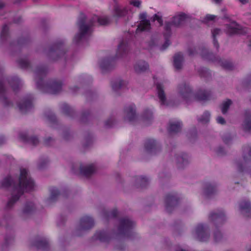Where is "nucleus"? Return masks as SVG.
<instances>
[{"mask_svg":"<svg viewBox=\"0 0 251 251\" xmlns=\"http://www.w3.org/2000/svg\"><path fill=\"white\" fill-rule=\"evenodd\" d=\"M96 23L100 25H105L110 23V20L107 17H99L97 15H94L87 19L84 14H80L78 21L79 33L75 36L74 41L76 43L78 42L83 37L90 33L91 27Z\"/></svg>","mask_w":251,"mask_h":251,"instance_id":"f257e3e1","label":"nucleus"},{"mask_svg":"<svg viewBox=\"0 0 251 251\" xmlns=\"http://www.w3.org/2000/svg\"><path fill=\"white\" fill-rule=\"evenodd\" d=\"M34 187V181L30 177L28 171L25 168H20L18 185H17V197L18 194L22 195L25 192L33 190Z\"/></svg>","mask_w":251,"mask_h":251,"instance_id":"f03ea898","label":"nucleus"},{"mask_svg":"<svg viewBox=\"0 0 251 251\" xmlns=\"http://www.w3.org/2000/svg\"><path fill=\"white\" fill-rule=\"evenodd\" d=\"M1 188L9 190L11 188V198L8 201L6 208H11L16 203V182L12 178L11 176L8 175L5 177L0 183Z\"/></svg>","mask_w":251,"mask_h":251,"instance_id":"7ed1b4c3","label":"nucleus"},{"mask_svg":"<svg viewBox=\"0 0 251 251\" xmlns=\"http://www.w3.org/2000/svg\"><path fill=\"white\" fill-rule=\"evenodd\" d=\"M147 14L146 12H143L139 14V19L140 23L136 29V32L148 31L151 29V23L147 20Z\"/></svg>","mask_w":251,"mask_h":251,"instance_id":"20e7f679","label":"nucleus"},{"mask_svg":"<svg viewBox=\"0 0 251 251\" xmlns=\"http://www.w3.org/2000/svg\"><path fill=\"white\" fill-rule=\"evenodd\" d=\"M134 223L128 219H123L120 221L118 230L120 234L128 233L133 226Z\"/></svg>","mask_w":251,"mask_h":251,"instance_id":"39448f33","label":"nucleus"},{"mask_svg":"<svg viewBox=\"0 0 251 251\" xmlns=\"http://www.w3.org/2000/svg\"><path fill=\"white\" fill-rule=\"evenodd\" d=\"M196 232L197 239L200 241H206L209 237L208 232L202 225H200L197 227Z\"/></svg>","mask_w":251,"mask_h":251,"instance_id":"423d86ee","label":"nucleus"},{"mask_svg":"<svg viewBox=\"0 0 251 251\" xmlns=\"http://www.w3.org/2000/svg\"><path fill=\"white\" fill-rule=\"evenodd\" d=\"M178 89L181 98L187 101L192 95L191 90L189 86L186 84H183L179 86Z\"/></svg>","mask_w":251,"mask_h":251,"instance_id":"0eeeda50","label":"nucleus"},{"mask_svg":"<svg viewBox=\"0 0 251 251\" xmlns=\"http://www.w3.org/2000/svg\"><path fill=\"white\" fill-rule=\"evenodd\" d=\"M94 226V221L92 218L88 216L83 217L80 220V229L85 230L91 228Z\"/></svg>","mask_w":251,"mask_h":251,"instance_id":"6e6552de","label":"nucleus"},{"mask_svg":"<svg viewBox=\"0 0 251 251\" xmlns=\"http://www.w3.org/2000/svg\"><path fill=\"white\" fill-rule=\"evenodd\" d=\"M126 114V120L130 122L133 121L136 118L135 106L134 104L127 107L125 109Z\"/></svg>","mask_w":251,"mask_h":251,"instance_id":"1a4fd4ad","label":"nucleus"},{"mask_svg":"<svg viewBox=\"0 0 251 251\" xmlns=\"http://www.w3.org/2000/svg\"><path fill=\"white\" fill-rule=\"evenodd\" d=\"M165 202L166 210L168 212H170V207L176 205L177 202V200L176 196L169 194L166 196Z\"/></svg>","mask_w":251,"mask_h":251,"instance_id":"9d476101","label":"nucleus"},{"mask_svg":"<svg viewBox=\"0 0 251 251\" xmlns=\"http://www.w3.org/2000/svg\"><path fill=\"white\" fill-rule=\"evenodd\" d=\"M184 58L180 52L176 53L174 57V65L176 70H180L182 67Z\"/></svg>","mask_w":251,"mask_h":251,"instance_id":"9b49d317","label":"nucleus"},{"mask_svg":"<svg viewBox=\"0 0 251 251\" xmlns=\"http://www.w3.org/2000/svg\"><path fill=\"white\" fill-rule=\"evenodd\" d=\"M156 89L157 91V95L159 99V101L162 105H166V98L165 92L164 91L162 86L160 84L156 85Z\"/></svg>","mask_w":251,"mask_h":251,"instance_id":"f8f14e48","label":"nucleus"},{"mask_svg":"<svg viewBox=\"0 0 251 251\" xmlns=\"http://www.w3.org/2000/svg\"><path fill=\"white\" fill-rule=\"evenodd\" d=\"M80 173L85 176H89L93 174L96 170L94 165L81 166L80 168Z\"/></svg>","mask_w":251,"mask_h":251,"instance_id":"ddd939ff","label":"nucleus"},{"mask_svg":"<svg viewBox=\"0 0 251 251\" xmlns=\"http://www.w3.org/2000/svg\"><path fill=\"white\" fill-rule=\"evenodd\" d=\"M32 103L30 100H25L19 105V109L20 111L25 113L28 111L32 108Z\"/></svg>","mask_w":251,"mask_h":251,"instance_id":"4468645a","label":"nucleus"},{"mask_svg":"<svg viewBox=\"0 0 251 251\" xmlns=\"http://www.w3.org/2000/svg\"><path fill=\"white\" fill-rule=\"evenodd\" d=\"M149 68V65L144 61H139L134 65V70L137 73L145 72Z\"/></svg>","mask_w":251,"mask_h":251,"instance_id":"2eb2a0df","label":"nucleus"},{"mask_svg":"<svg viewBox=\"0 0 251 251\" xmlns=\"http://www.w3.org/2000/svg\"><path fill=\"white\" fill-rule=\"evenodd\" d=\"M182 124L180 122H170L168 131L170 134L176 133L181 130Z\"/></svg>","mask_w":251,"mask_h":251,"instance_id":"dca6fc26","label":"nucleus"},{"mask_svg":"<svg viewBox=\"0 0 251 251\" xmlns=\"http://www.w3.org/2000/svg\"><path fill=\"white\" fill-rule=\"evenodd\" d=\"M9 29V27L7 25H3L0 35V40L1 42L7 41L10 38Z\"/></svg>","mask_w":251,"mask_h":251,"instance_id":"f3484780","label":"nucleus"},{"mask_svg":"<svg viewBox=\"0 0 251 251\" xmlns=\"http://www.w3.org/2000/svg\"><path fill=\"white\" fill-rule=\"evenodd\" d=\"M186 19V15L184 13L180 14L174 17L172 24L175 26H178L182 24Z\"/></svg>","mask_w":251,"mask_h":251,"instance_id":"a211bd4d","label":"nucleus"},{"mask_svg":"<svg viewBox=\"0 0 251 251\" xmlns=\"http://www.w3.org/2000/svg\"><path fill=\"white\" fill-rule=\"evenodd\" d=\"M243 128L245 131L251 130V115L249 112L246 113V118L243 125Z\"/></svg>","mask_w":251,"mask_h":251,"instance_id":"6ab92c4d","label":"nucleus"},{"mask_svg":"<svg viewBox=\"0 0 251 251\" xmlns=\"http://www.w3.org/2000/svg\"><path fill=\"white\" fill-rule=\"evenodd\" d=\"M20 140L24 142L27 141L33 145H36L39 143L38 139L35 137H31L30 139H28L26 137V135L25 133H20L19 135Z\"/></svg>","mask_w":251,"mask_h":251,"instance_id":"aec40b11","label":"nucleus"},{"mask_svg":"<svg viewBox=\"0 0 251 251\" xmlns=\"http://www.w3.org/2000/svg\"><path fill=\"white\" fill-rule=\"evenodd\" d=\"M114 9L116 16L119 17H124L127 13V10L125 7L116 5Z\"/></svg>","mask_w":251,"mask_h":251,"instance_id":"412c9836","label":"nucleus"},{"mask_svg":"<svg viewBox=\"0 0 251 251\" xmlns=\"http://www.w3.org/2000/svg\"><path fill=\"white\" fill-rule=\"evenodd\" d=\"M224 214L223 212L220 213H212L210 216V219L212 221H216V222H221L223 221Z\"/></svg>","mask_w":251,"mask_h":251,"instance_id":"4be33fe9","label":"nucleus"},{"mask_svg":"<svg viewBox=\"0 0 251 251\" xmlns=\"http://www.w3.org/2000/svg\"><path fill=\"white\" fill-rule=\"evenodd\" d=\"M210 95V93L208 92L200 90L196 94V98L198 100H207Z\"/></svg>","mask_w":251,"mask_h":251,"instance_id":"5701e85b","label":"nucleus"},{"mask_svg":"<svg viewBox=\"0 0 251 251\" xmlns=\"http://www.w3.org/2000/svg\"><path fill=\"white\" fill-rule=\"evenodd\" d=\"M62 84L59 82H53L50 86L51 93L56 94L61 90Z\"/></svg>","mask_w":251,"mask_h":251,"instance_id":"b1692460","label":"nucleus"},{"mask_svg":"<svg viewBox=\"0 0 251 251\" xmlns=\"http://www.w3.org/2000/svg\"><path fill=\"white\" fill-rule=\"evenodd\" d=\"M240 29V26L235 22L231 23V24L228 26V31L230 33H236L238 32V30Z\"/></svg>","mask_w":251,"mask_h":251,"instance_id":"393cba45","label":"nucleus"},{"mask_svg":"<svg viewBox=\"0 0 251 251\" xmlns=\"http://www.w3.org/2000/svg\"><path fill=\"white\" fill-rule=\"evenodd\" d=\"M240 208L241 211L249 213L251 210V205L250 202L243 201L240 203Z\"/></svg>","mask_w":251,"mask_h":251,"instance_id":"a878e982","label":"nucleus"},{"mask_svg":"<svg viewBox=\"0 0 251 251\" xmlns=\"http://www.w3.org/2000/svg\"><path fill=\"white\" fill-rule=\"evenodd\" d=\"M5 89L4 86V80L3 79H0V94L3 97V100L5 102V105L8 106L9 105V103H6L7 100L5 97Z\"/></svg>","mask_w":251,"mask_h":251,"instance_id":"bb28decb","label":"nucleus"},{"mask_svg":"<svg viewBox=\"0 0 251 251\" xmlns=\"http://www.w3.org/2000/svg\"><path fill=\"white\" fill-rule=\"evenodd\" d=\"M127 49L126 45L124 43H121L118 49V56H123L124 54H126L127 52Z\"/></svg>","mask_w":251,"mask_h":251,"instance_id":"cd10ccee","label":"nucleus"},{"mask_svg":"<svg viewBox=\"0 0 251 251\" xmlns=\"http://www.w3.org/2000/svg\"><path fill=\"white\" fill-rule=\"evenodd\" d=\"M231 103H232V101L229 99L227 100L226 101H224L222 105L221 110H222V113L224 114H226L227 112V111L230 105L231 104Z\"/></svg>","mask_w":251,"mask_h":251,"instance_id":"c85d7f7f","label":"nucleus"},{"mask_svg":"<svg viewBox=\"0 0 251 251\" xmlns=\"http://www.w3.org/2000/svg\"><path fill=\"white\" fill-rule=\"evenodd\" d=\"M245 151L248 152L247 153L244 154V160L245 162H251V148L250 147H247Z\"/></svg>","mask_w":251,"mask_h":251,"instance_id":"c756f323","label":"nucleus"},{"mask_svg":"<svg viewBox=\"0 0 251 251\" xmlns=\"http://www.w3.org/2000/svg\"><path fill=\"white\" fill-rule=\"evenodd\" d=\"M221 31L220 29L219 28H215L212 32V36L213 37L214 45L217 48V49H218L219 48V44L218 43L217 41L216 40L215 37L216 35L219 34L221 33Z\"/></svg>","mask_w":251,"mask_h":251,"instance_id":"7c9ffc66","label":"nucleus"},{"mask_svg":"<svg viewBox=\"0 0 251 251\" xmlns=\"http://www.w3.org/2000/svg\"><path fill=\"white\" fill-rule=\"evenodd\" d=\"M210 118V114L208 112H205L204 113L203 115L202 116L201 118L199 119V122L202 124L207 123L209 122Z\"/></svg>","mask_w":251,"mask_h":251,"instance_id":"2f4dec72","label":"nucleus"},{"mask_svg":"<svg viewBox=\"0 0 251 251\" xmlns=\"http://www.w3.org/2000/svg\"><path fill=\"white\" fill-rule=\"evenodd\" d=\"M176 159L178 164H186L188 162L187 157L186 154L177 156Z\"/></svg>","mask_w":251,"mask_h":251,"instance_id":"473e14b6","label":"nucleus"},{"mask_svg":"<svg viewBox=\"0 0 251 251\" xmlns=\"http://www.w3.org/2000/svg\"><path fill=\"white\" fill-rule=\"evenodd\" d=\"M155 146V142L151 139L148 140L145 144V148L147 151H149Z\"/></svg>","mask_w":251,"mask_h":251,"instance_id":"72a5a7b5","label":"nucleus"},{"mask_svg":"<svg viewBox=\"0 0 251 251\" xmlns=\"http://www.w3.org/2000/svg\"><path fill=\"white\" fill-rule=\"evenodd\" d=\"M221 66L225 69L227 70H231L233 68L232 64L228 61H225L221 63Z\"/></svg>","mask_w":251,"mask_h":251,"instance_id":"f704fd0d","label":"nucleus"},{"mask_svg":"<svg viewBox=\"0 0 251 251\" xmlns=\"http://www.w3.org/2000/svg\"><path fill=\"white\" fill-rule=\"evenodd\" d=\"M58 194V191L56 189H52L51 192L50 197L48 200L49 202L53 201Z\"/></svg>","mask_w":251,"mask_h":251,"instance_id":"c9c22d12","label":"nucleus"},{"mask_svg":"<svg viewBox=\"0 0 251 251\" xmlns=\"http://www.w3.org/2000/svg\"><path fill=\"white\" fill-rule=\"evenodd\" d=\"M98 238L101 241H106L108 239L107 235L104 232H99L97 233Z\"/></svg>","mask_w":251,"mask_h":251,"instance_id":"e433bc0d","label":"nucleus"},{"mask_svg":"<svg viewBox=\"0 0 251 251\" xmlns=\"http://www.w3.org/2000/svg\"><path fill=\"white\" fill-rule=\"evenodd\" d=\"M152 21H157L158 23L160 25H163V20L162 19V17L160 15H159V13L157 14H155L153 15L152 18Z\"/></svg>","mask_w":251,"mask_h":251,"instance_id":"4c0bfd02","label":"nucleus"},{"mask_svg":"<svg viewBox=\"0 0 251 251\" xmlns=\"http://www.w3.org/2000/svg\"><path fill=\"white\" fill-rule=\"evenodd\" d=\"M19 63L20 67L22 69H26L29 66V63L26 59L20 60Z\"/></svg>","mask_w":251,"mask_h":251,"instance_id":"58836bf2","label":"nucleus"},{"mask_svg":"<svg viewBox=\"0 0 251 251\" xmlns=\"http://www.w3.org/2000/svg\"><path fill=\"white\" fill-rule=\"evenodd\" d=\"M100 67L103 70H109L110 68V63L108 60H104L100 64Z\"/></svg>","mask_w":251,"mask_h":251,"instance_id":"ea45409f","label":"nucleus"},{"mask_svg":"<svg viewBox=\"0 0 251 251\" xmlns=\"http://www.w3.org/2000/svg\"><path fill=\"white\" fill-rule=\"evenodd\" d=\"M123 84V82L122 80H118L115 83L112 84V88L115 90H117L121 88Z\"/></svg>","mask_w":251,"mask_h":251,"instance_id":"a19ab883","label":"nucleus"},{"mask_svg":"<svg viewBox=\"0 0 251 251\" xmlns=\"http://www.w3.org/2000/svg\"><path fill=\"white\" fill-rule=\"evenodd\" d=\"M214 191V188L213 186H212L211 184H209L207 185V187L206 188L205 193L206 195H209L210 194H212Z\"/></svg>","mask_w":251,"mask_h":251,"instance_id":"79ce46f5","label":"nucleus"},{"mask_svg":"<svg viewBox=\"0 0 251 251\" xmlns=\"http://www.w3.org/2000/svg\"><path fill=\"white\" fill-rule=\"evenodd\" d=\"M214 240L216 242H218L221 241L222 239V236L220 231H216L214 234Z\"/></svg>","mask_w":251,"mask_h":251,"instance_id":"37998d69","label":"nucleus"},{"mask_svg":"<svg viewBox=\"0 0 251 251\" xmlns=\"http://www.w3.org/2000/svg\"><path fill=\"white\" fill-rule=\"evenodd\" d=\"M34 208V205L32 203H29L25 206L24 209V212L28 213L31 211Z\"/></svg>","mask_w":251,"mask_h":251,"instance_id":"c03bdc74","label":"nucleus"},{"mask_svg":"<svg viewBox=\"0 0 251 251\" xmlns=\"http://www.w3.org/2000/svg\"><path fill=\"white\" fill-rule=\"evenodd\" d=\"M138 182L141 183V185L144 186L148 183V180L147 178L144 177H140L137 179Z\"/></svg>","mask_w":251,"mask_h":251,"instance_id":"a18cd8bd","label":"nucleus"},{"mask_svg":"<svg viewBox=\"0 0 251 251\" xmlns=\"http://www.w3.org/2000/svg\"><path fill=\"white\" fill-rule=\"evenodd\" d=\"M130 3L134 6L139 7L141 5V1L139 0H133L130 1Z\"/></svg>","mask_w":251,"mask_h":251,"instance_id":"49530a36","label":"nucleus"},{"mask_svg":"<svg viewBox=\"0 0 251 251\" xmlns=\"http://www.w3.org/2000/svg\"><path fill=\"white\" fill-rule=\"evenodd\" d=\"M47 243L45 241H40L38 242L37 246L38 248L46 247Z\"/></svg>","mask_w":251,"mask_h":251,"instance_id":"de8ad7c7","label":"nucleus"},{"mask_svg":"<svg viewBox=\"0 0 251 251\" xmlns=\"http://www.w3.org/2000/svg\"><path fill=\"white\" fill-rule=\"evenodd\" d=\"M4 6V3L1 0H0V16L1 15L3 12V8Z\"/></svg>","mask_w":251,"mask_h":251,"instance_id":"09e8293b","label":"nucleus"},{"mask_svg":"<svg viewBox=\"0 0 251 251\" xmlns=\"http://www.w3.org/2000/svg\"><path fill=\"white\" fill-rule=\"evenodd\" d=\"M217 120L219 124L224 125L226 123L225 119L222 117H218Z\"/></svg>","mask_w":251,"mask_h":251,"instance_id":"8fccbe9b","label":"nucleus"},{"mask_svg":"<svg viewBox=\"0 0 251 251\" xmlns=\"http://www.w3.org/2000/svg\"><path fill=\"white\" fill-rule=\"evenodd\" d=\"M215 18V16L213 15H207L205 17V19L207 21L213 20Z\"/></svg>","mask_w":251,"mask_h":251,"instance_id":"3c124183","label":"nucleus"},{"mask_svg":"<svg viewBox=\"0 0 251 251\" xmlns=\"http://www.w3.org/2000/svg\"><path fill=\"white\" fill-rule=\"evenodd\" d=\"M173 25L172 24V22L166 23L165 25V29L167 31H170V30L171 29V25Z\"/></svg>","mask_w":251,"mask_h":251,"instance_id":"603ef678","label":"nucleus"},{"mask_svg":"<svg viewBox=\"0 0 251 251\" xmlns=\"http://www.w3.org/2000/svg\"><path fill=\"white\" fill-rule=\"evenodd\" d=\"M63 109L66 113H67L68 111L70 110V107L67 104H63Z\"/></svg>","mask_w":251,"mask_h":251,"instance_id":"864d4df0","label":"nucleus"},{"mask_svg":"<svg viewBox=\"0 0 251 251\" xmlns=\"http://www.w3.org/2000/svg\"><path fill=\"white\" fill-rule=\"evenodd\" d=\"M52 142L53 139L50 137L46 139L45 140V144L47 146L50 145V142Z\"/></svg>","mask_w":251,"mask_h":251,"instance_id":"5fc2aeb1","label":"nucleus"},{"mask_svg":"<svg viewBox=\"0 0 251 251\" xmlns=\"http://www.w3.org/2000/svg\"><path fill=\"white\" fill-rule=\"evenodd\" d=\"M195 49H192V48H190L189 49H188V53L190 55H194L195 54Z\"/></svg>","mask_w":251,"mask_h":251,"instance_id":"6e6d98bb","label":"nucleus"},{"mask_svg":"<svg viewBox=\"0 0 251 251\" xmlns=\"http://www.w3.org/2000/svg\"><path fill=\"white\" fill-rule=\"evenodd\" d=\"M113 123L112 120H108L105 122V126L107 127H109L112 125V123Z\"/></svg>","mask_w":251,"mask_h":251,"instance_id":"4d7b16f0","label":"nucleus"},{"mask_svg":"<svg viewBox=\"0 0 251 251\" xmlns=\"http://www.w3.org/2000/svg\"><path fill=\"white\" fill-rule=\"evenodd\" d=\"M170 44V43L169 40L166 41L165 43L163 45L162 48L163 50L166 49Z\"/></svg>","mask_w":251,"mask_h":251,"instance_id":"13d9d810","label":"nucleus"},{"mask_svg":"<svg viewBox=\"0 0 251 251\" xmlns=\"http://www.w3.org/2000/svg\"><path fill=\"white\" fill-rule=\"evenodd\" d=\"M5 141V139L3 136H0V145L3 144Z\"/></svg>","mask_w":251,"mask_h":251,"instance_id":"bf43d9fd","label":"nucleus"},{"mask_svg":"<svg viewBox=\"0 0 251 251\" xmlns=\"http://www.w3.org/2000/svg\"><path fill=\"white\" fill-rule=\"evenodd\" d=\"M117 214H118V212H117V210H114L112 212V213H111V216H112V217H116V216H117Z\"/></svg>","mask_w":251,"mask_h":251,"instance_id":"052dcab7","label":"nucleus"},{"mask_svg":"<svg viewBox=\"0 0 251 251\" xmlns=\"http://www.w3.org/2000/svg\"><path fill=\"white\" fill-rule=\"evenodd\" d=\"M239 1L242 4H245L248 2L249 0H239Z\"/></svg>","mask_w":251,"mask_h":251,"instance_id":"680f3d73","label":"nucleus"},{"mask_svg":"<svg viewBox=\"0 0 251 251\" xmlns=\"http://www.w3.org/2000/svg\"><path fill=\"white\" fill-rule=\"evenodd\" d=\"M238 169H239V171H242V168L241 166H240V165H238Z\"/></svg>","mask_w":251,"mask_h":251,"instance_id":"e2e57ef3","label":"nucleus"},{"mask_svg":"<svg viewBox=\"0 0 251 251\" xmlns=\"http://www.w3.org/2000/svg\"><path fill=\"white\" fill-rule=\"evenodd\" d=\"M42 73V72L41 71H38L37 73V76L38 77H39L40 75V74Z\"/></svg>","mask_w":251,"mask_h":251,"instance_id":"0e129e2a","label":"nucleus"},{"mask_svg":"<svg viewBox=\"0 0 251 251\" xmlns=\"http://www.w3.org/2000/svg\"><path fill=\"white\" fill-rule=\"evenodd\" d=\"M214 0L215 1L216 3H217L220 2V1H221V0Z\"/></svg>","mask_w":251,"mask_h":251,"instance_id":"69168bd1","label":"nucleus"},{"mask_svg":"<svg viewBox=\"0 0 251 251\" xmlns=\"http://www.w3.org/2000/svg\"><path fill=\"white\" fill-rule=\"evenodd\" d=\"M176 251H186L183 250L182 249H179V250H177Z\"/></svg>","mask_w":251,"mask_h":251,"instance_id":"338daca9","label":"nucleus"},{"mask_svg":"<svg viewBox=\"0 0 251 251\" xmlns=\"http://www.w3.org/2000/svg\"><path fill=\"white\" fill-rule=\"evenodd\" d=\"M250 42H251V43H250V44H249V46H250V47H251V40Z\"/></svg>","mask_w":251,"mask_h":251,"instance_id":"774afa93","label":"nucleus"}]
</instances>
